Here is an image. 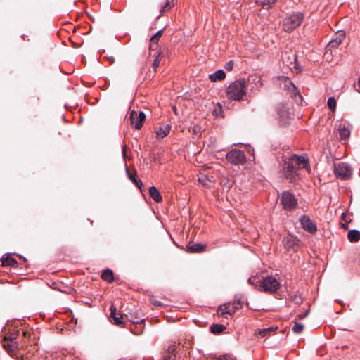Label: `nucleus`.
Instances as JSON below:
<instances>
[{
    "mask_svg": "<svg viewBox=\"0 0 360 360\" xmlns=\"http://www.w3.org/2000/svg\"><path fill=\"white\" fill-rule=\"evenodd\" d=\"M345 32L342 30H340L335 33V38H334V39H336V40H338V41L341 43L342 41V40L345 39Z\"/></svg>",
    "mask_w": 360,
    "mask_h": 360,
    "instance_id": "nucleus-33",
    "label": "nucleus"
},
{
    "mask_svg": "<svg viewBox=\"0 0 360 360\" xmlns=\"http://www.w3.org/2000/svg\"><path fill=\"white\" fill-rule=\"evenodd\" d=\"M226 73L222 70H218L215 72L210 74L209 78L212 82L221 81L225 79Z\"/></svg>",
    "mask_w": 360,
    "mask_h": 360,
    "instance_id": "nucleus-19",
    "label": "nucleus"
},
{
    "mask_svg": "<svg viewBox=\"0 0 360 360\" xmlns=\"http://www.w3.org/2000/svg\"><path fill=\"white\" fill-rule=\"evenodd\" d=\"M127 174L128 178L132 181L138 188H141L143 184L142 181L139 177L137 176V174L136 172H130L129 171V169H126Z\"/></svg>",
    "mask_w": 360,
    "mask_h": 360,
    "instance_id": "nucleus-18",
    "label": "nucleus"
},
{
    "mask_svg": "<svg viewBox=\"0 0 360 360\" xmlns=\"http://www.w3.org/2000/svg\"><path fill=\"white\" fill-rule=\"evenodd\" d=\"M304 329V325L299 322H295L292 330L295 333L299 334L302 332Z\"/></svg>",
    "mask_w": 360,
    "mask_h": 360,
    "instance_id": "nucleus-31",
    "label": "nucleus"
},
{
    "mask_svg": "<svg viewBox=\"0 0 360 360\" xmlns=\"http://www.w3.org/2000/svg\"><path fill=\"white\" fill-rule=\"evenodd\" d=\"M101 278L108 283H112L114 280L112 271L110 269L104 270L101 274Z\"/></svg>",
    "mask_w": 360,
    "mask_h": 360,
    "instance_id": "nucleus-25",
    "label": "nucleus"
},
{
    "mask_svg": "<svg viewBox=\"0 0 360 360\" xmlns=\"http://www.w3.org/2000/svg\"><path fill=\"white\" fill-rule=\"evenodd\" d=\"M303 14L300 12L293 13L287 16L283 22V28L286 32H291L298 27L303 20Z\"/></svg>",
    "mask_w": 360,
    "mask_h": 360,
    "instance_id": "nucleus-3",
    "label": "nucleus"
},
{
    "mask_svg": "<svg viewBox=\"0 0 360 360\" xmlns=\"http://www.w3.org/2000/svg\"><path fill=\"white\" fill-rule=\"evenodd\" d=\"M281 204L283 208L288 211L293 210L297 205V200L295 196L289 191H284L281 195Z\"/></svg>",
    "mask_w": 360,
    "mask_h": 360,
    "instance_id": "nucleus-5",
    "label": "nucleus"
},
{
    "mask_svg": "<svg viewBox=\"0 0 360 360\" xmlns=\"http://www.w3.org/2000/svg\"><path fill=\"white\" fill-rule=\"evenodd\" d=\"M283 243L285 248L288 250L296 252L300 245V240L297 237L292 235H288L283 238Z\"/></svg>",
    "mask_w": 360,
    "mask_h": 360,
    "instance_id": "nucleus-9",
    "label": "nucleus"
},
{
    "mask_svg": "<svg viewBox=\"0 0 360 360\" xmlns=\"http://www.w3.org/2000/svg\"><path fill=\"white\" fill-rule=\"evenodd\" d=\"M162 33H163V30H160L159 31H158L154 35H153L150 38V41H156V43L158 44V41L160 39V38L162 37Z\"/></svg>",
    "mask_w": 360,
    "mask_h": 360,
    "instance_id": "nucleus-34",
    "label": "nucleus"
},
{
    "mask_svg": "<svg viewBox=\"0 0 360 360\" xmlns=\"http://www.w3.org/2000/svg\"><path fill=\"white\" fill-rule=\"evenodd\" d=\"M294 301L297 303V304H300L301 302H302V299L300 297H297L295 296V299H294Z\"/></svg>",
    "mask_w": 360,
    "mask_h": 360,
    "instance_id": "nucleus-43",
    "label": "nucleus"
},
{
    "mask_svg": "<svg viewBox=\"0 0 360 360\" xmlns=\"http://www.w3.org/2000/svg\"><path fill=\"white\" fill-rule=\"evenodd\" d=\"M258 286L259 289L267 292H276L280 288V283L277 279L273 276H266L264 278Z\"/></svg>",
    "mask_w": 360,
    "mask_h": 360,
    "instance_id": "nucleus-4",
    "label": "nucleus"
},
{
    "mask_svg": "<svg viewBox=\"0 0 360 360\" xmlns=\"http://www.w3.org/2000/svg\"><path fill=\"white\" fill-rule=\"evenodd\" d=\"M285 89L292 96H299L300 98H301V95L300 94V91L295 86V84L290 82L287 81L285 83Z\"/></svg>",
    "mask_w": 360,
    "mask_h": 360,
    "instance_id": "nucleus-16",
    "label": "nucleus"
},
{
    "mask_svg": "<svg viewBox=\"0 0 360 360\" xmlns=\"http://www.w3.org/2000/svg\"><path fill=\"white\" fill-rule=\"evenodd\" d=\"M187 248L190 252H201L206 248V245L200 243L188 244Z\"/></svg>",
    "mask_w": 360,
    "mask_h": 360,
    "instance_id": "nucleus-21",
    "label": "nucleus"
},
{
    "mask_svg": "<svg viewBox=\"0 0 360 360\" xmlns=\"http://www.w3.org/2000/svg\"><path fill=\"white\" fill-rule=\"evenodd\" d=\"M176 347L175 345H169L167 351L164 354V360H176Z\"/></svg>",
    "mask_w": 360,
    "mask_h": 360,
    "instance_id": "nucleus-17",
    "label": "nucleus"
},
{
    "mask_svg": "<svg viewBox=\"0 0 360 360\" xmlns=\"http://www.w3.org/2000/svg\"><path fill=\"white\" fill-rule=\"evenodd\" d=\"M122 155L124 157L126 156V146L125 145H124L122 147Z\"/></svg>",
    "mask_w": 360,
    "mask_h": 360,
    "instance_id": "nucleus-44",
    "label": "nucleus"
},
{
    "mask_svg": "<svg viewBox=\"0 0 360 360\" xmlns=\"http://www.w3.org/2000/svg\"><path fill=\"white\" fill-rule=\"evenodd\" d=\"M300 223L302 228L309 233H313L316 231V224L307 215H303L300 218Z\"/></svg>",
    "mask_w": 360,
    "mask_h": 360,
    "instance_id": "nucleus-11",
    "label": "nucleus"
},
{
    "mask_svg": "<svg viewBox=\"0 0 360 360\" xmlns=\"http://www.w3.org/2000/svg\"><path fill=\"white\" fill-rule=\"evenodd\" d=\"M146 120V115L143 111L137 112L133 110L129 112L130 124L135 129H140Z\"/></svg>",
    "mask_w": 360,
    "mask_h": 360,
    "instance_id": "nucleus-6",
    "label": "nucleus"
},
{
    "mask_svg": "<svg viewBox=\"0 0 360 360\" xmlns=\"http://www.w3.org/2000/svg\"><path fill=\"white\" fill-rule=\"evenodd\" d=\"M153 304L156 305V306H160L161 304L160 302L159 301H155L153 302Z\"/></svg>",
    "mask_w": 360,
    "mask_h": 360,
    "instance_id": "nucleus-45",
    "label": "nucleus"
},
{
    "mask_svg": "<svg viewBox=\"0 0 360 360\" xmlns=\"http://www.w3.org/2000/svg\"><path fill=\"white\" fill-rule=\"evenodd\" d=\"M129 321H131L134 324L141 323L144 321V319L139 318V317H131L129 319Z\"/></svg>",
    "mask_w": 360,
    "mask_h": 360,
    "instance_id": "nucleus-36",
    "label": "nucleus"
},
{
    "mask_svg": "<svg viewBox=\"0 0 360 360\" xmlns=\"http://www.w3.org/2000/svg\"><path fill=\"white\" fill-rule=\"evenodd\" d=\"M18 331H15V332L11 333L9 335H8L6 337H7V338L9 339V340H11L12 339H13V340H15V339L18 336Z\"/></svg>",
    "mask_w": 360,
    "mask_h": 360,
    "instance_id": "nucleus-41",
    "label": "nucleus"
},
{
    "mask_svg": "<svg viewBox=\"0 0 360 360\" xmlns=\"http://www.w3.org/2000/svg\"><path fill=\"white\" fill-rule=\"evenodd\" d=\"M2 345L3 347L9 352H14L18 348V342L15 340H13V339L9 340L7 337H5Z\"/></svg>",
    "mask_w": 360,
    "mask_h": 360,
    "instance_id": "nucleus-14",
    "label": "nucleus"
},
{
    "mask_svg": "<svg viewBox=\"0 0 360 360\" xmlns=\"http://www.w3.org/2000/svg\"><path fill=\"white\" fill-rule=\"evenodd\" d=\"M277 0H256V4L263 8H269Z\"/></svg>",
    "mask_w": 360,
    "mask_h": 360,
    "instance_id": "nucleus-26",
    "label": "nucleus"
},
{
    "mask_svg": "<svg viewBox=\"0 0 360 360\" xmlns=\"http://www.w3.org/2000/svg\"><path fill=\"white\" fill-rule=\"evenodd\" d=\"M348 240L351 243H356L360 240V231L356 229L350 230L347 233Z\"/></svg>",
    "mask_w": 360,
    "mask_h": 360,
    "instance_id": "nucleus-24",
    "label": "nucleus"
},
{
    "mask_svg": "<svg viewBox=\"0 0 360 360\" xmlns=\"http://www.w3.org/2000/svg\"><path fill=\"white\" fill-rule=\"evenodd\" d=\"M309 313V309H308L304 313L297 314L296 319H302L305 318Z\"/></svg>",
    "mask_w": 360,
    "mask_h": 360,
    "instance_id": "nucleus-40",
    "label": "nucleus"
},
{
    "mask_svg": "<svg viewBox=\"0 0 360 360\" xmlns=\"http://www.w3.org/2000/svg\"><path fill=\"white\" fill-rule=\"evenodd\" d=\"M219 311H220L222 314H227L229 315L233 314L236 311L234 307H233V304H231V302L226 303L223 305L219 306Z\"/></svg>",
    "mask_w": 360,
    "mask_h": 360,
    "instance_id": "nucleus-20",
    "label": "nucleus"
},
{
    "mask_svg": "<svg viewBox=\"0 0 360 360\" xmlns=\"http://www.w3.org/2000/svg\"><path fill=\"white\" fill-rule=\"evenodd\" d=\"M226 329V326L222 324L214 323L210 326V330L214 334H218L221 333Z\"/></svg>",
    "mask_w": 360,
    "mask_h": 360,
    "instance_id": "nucleus-28",
    "label": "nucleus"
},
{
    "mask_svg": "<svg viewBox=\"0 0 360 360\" xmlns=\"http://www.w3.org/2000/svg\"><path fill=\"white\" fill-rule=\"evenodd\" d=\"M224 68L228 71L232 70L233 68V61L230 60L228 63H226Z\"/></svg>",
    "mask_w": 360,
    "mask_h": 360,
    "instance_id": "nucleus-39",
    "label": "nucleus"
},
{
    "mask_svg": "<svg viewBox=\"0 0 360 360\" xmlns=\"http://www.w3.org/2000/svg\"><path fill=\"white\" fill-rule=\"evenodd\" d=\"M246 82L238 79L231 83L227 88L226 95L229 100L240 101L246 96Z\"/></svg>",
    "mask_w": 360,
    "mask_h": 360,
    "instance_id": "nucleus-2",
    "label": "nucleus"
},
{
    "mask_svg": "<svg viewBox=\"0 0 360 360\" xmlns=\"http://www.w3.org/2000/svg\"><path fill=\"white\" fill-rule=\"evenodd\" d=\"M334 172L335 175L340 179H346L351 176L352 169L348 164L345 162H339L335 164Z\"/></svg>",
    "mask_w": 360,
    "mask_h": 360,
    "instance_id": "nucleus-8",
    "label": "nucleus"
},
{
    "mask_svg": "<svg viewBox=\"0 0 360 360\" xmlns=\"http://www.w3.org/2000/svg\"><path fill=\"white\" fill-rule=\"evenodd\" d=\"M226 158L230 163L236 165L243 164L246 159L245 153L238 149H233L228 152Z\"/></svg>",
    "mask_w": 360,
    "mask_h": 360,
    "instance_id": "nucleus-7",
    "label": "nucleus"
},
{
    "mask_svg": "<svg viewBox=\"0 0 360 360\" xmlns=\"http://www.w3.org/2000/svg\"><path fill=\"white\" fill-rule=\"evenodd\" d=\"M158 43H156V41H154V42H153V41H151L150 40V46H149V49H150V50H156V49H157V48H158Z\"/></svg>",
    "mask_w": 360,
    "mask_h": 360,
    "instance_id": "nucleus-42",
    "label": "nucleus"
},
{
    "mask_svg": "<svg viewBox=\"0 0 360 360\" xmlns=\"http://www.w3.org/2000/svg\"><path fill=\"white\" fill-rule=\"evenodd\" d=\"M340 42L338 41V40L333 39L329 43L328 46L331 48L337 47Z\"/></svg>",
    "mask_w": 360,
    "mask_h": 360,
    "instance_id": "nucleus-38",
    "label": "nucleus"
},
{
    "mask_svg": "<svg viewBox=\"0 0 360 360\" xmlns=\"http://www.w3.org/2000/svg\"><path fill=\"white\" fill-rule=\"evenodd\" d=\"M214 360H236L231 356L229 354H224L220 356L219 358L215 359Z\"/></svg>",
    "mask_w": 360,
    "mask_h": 360,
    "instance_id": "nucleus-37",
    "label": "nucleus"
},
{
    "mask_svg": "<svg viewBox=\"0 0 360 360\" xmlns=\"http://www.w3.org/2000/svg\"><path fill=\"white\" fill-rule=\"evenodd\" d=\"M160 63V53L158 52L155 55V59L153 60V65H152L154 72H156V70H157L158 67L159 66Z\"/></svg>",
    "mask_w": 360,
    "mask_h": 360,
    "instance_id": "nucleus-32",
    "label": "nucleus"
},
{
    "mask_svg": "<svg viewBox=\"0 0 360 360\" xmlns=\"http://www.w3.org/2000/svg\"><path fill=\"white\" fill-rule=\"evenodd\" d=\"M278 327L271 326L266 328L259 329L256 333L255 335L257 338H262L264 337H269L274 334Z\"/></svg>",
    "mask_w": 360,
    "mask_h": 360,
    "instance_id": "nucleus-12",
    "label": "nucleus"
},
{
    "mask_svg": "<svg viewBox=\"0 0 360 360\" xmlns=\"http://www.w3.org/2000/svg\"><path fill=\"white\" fill-rule=\"evenodd\" d=\"M328 108L334 112L336 109V100L334 97H330L327 101Z\"/></svg>",
    "mask_w": 360,
    "mask_h": 360,
    "instance_id": "nucleus-30",
    "label": "nucleus"
},
{
    "mask_svg": "<svg viewBox=\"0 0 360 360\" xmlns=\"http://www.w3.org/2000/svg\"><path fill=\"white\" fill-rule=\"evenodd\" d=\"M339 135L342 139H345L350 136V130L342 123L336 124Z\"/></svg>",
    "mask_w": 360,
    "mask_h": 360,
    "instance_id": "nucleus-15",
    "label": "nucleus"
},
{
    "mask_svg": "<svg viewBox=\"0 0 360 360\" xmlns=\"http://www.w3.org/2000/svg\"><path fill=\"white\" fill-rule=\"evenodd\" d=\"M170 126L169 124L163 125L162 127H160L157 131H156V135L158 139H163L165 137L170 131Z\"/></svg>",
    "mask_w": 360,
    "mask_h": 360,
    "instance_id": "nucleus-22",
    "label": "nucleus"
},
{
    "mask_svg": "<svg viewBox=\"0 0 360 360\" xmlns=\"http://www.w3.org/2000/svg\"><path fill=\"white\" fill-rule=\"evenodd\" d=\"M110 310L112 323L115 325L122 326L124 324V322L122 321V316L121 315L118 316L116 307L114 305H111Z\"/></svg>",
    "mask_w": 360,
    "mask_h": 360,
    "instance_id": "nucleus-13",
    "label": "nucleus"
},
{
    "mask_svg": "<svg viewBox=\"0 0 360 360\" xmlns=\"http://www.w3.org/2000/svg\"><path fill=\"white\" fill-rule=\"evenodd\" d=\"M248 283H252V278H250L248 279Z\"/></svg>",
    "mask_w": 360,
    "mask_h": 360,
    "instance_id": "nucleus-46",
    "label": "nucleus"
},
{
    "mask_svg": "<svg viewBox=\"0 0 360 360\" xmlns=\"http://www.w3.org/2000/svg\"><path fill=\"white\" fill-rule=\"evenodd\" d=\"M149 194L154 201L159 202L162 201V198L159 191L155 186H151L149 188Z\"/></svg>",
    "mask_w": 360,
    "mask_h": 360,
    "instance_id": "nucleus-23",
    "label": "nucleus"
},
{
    "mask_svg": "<svg viewBox=\"0 0 360 360\" xmlns=\"http://www.w3.org/2000/svg\"><path fill=\"white\" fill-rule=\"evenodd\" d=\"M17 261L15 259L11 257H6L5 258H3L2 259V265L4 266H17Z\"/></svg>",
    "mask_w": 360,
    "mask_h": 360,
    "instance_id": "nucleus-27",
    "label": "nucleus"
},
{
    "mask_svg": "<svg viewBox=\"0 0 360 360\" xmlns=\"http://www.w3.org/2000/svg\"><path fill=\"white\" fill-rule=\"evenodd\" d=\"M277 112L280 119V122L283 124H285L290 117L288 108L286 106V105L280 103L277 106Z\"/></svg>",
    "mask_w": 360,
    "mask_h": 360,
    "instance_id": "nucleus-10",
    "label": "nucleus"
},
{
    "mask_svg": "<svg viewBox=\"0 0 360 360\" xmlns=\"http://www.w3.org/2000/svg\"><path fill=\"white\" fill-rule=\"evenodd\" d=\"M174 6V0H166L164 4L160 7V12L163 13L165 11H169Z\"/></svg>",
    "mask_w": 360,
    "mask_h": 360,
    "instance_id": "nucleus-29",
    "label": "nucleus"
},
{
    "mask_svg": "<svg viewBox=\"0 0 360 360\" xmlns=\"http://www.w3.org/2000/svg\"><path fill=\"white\" fill-rule=\"evenodd\" d=\"M231 304H233V307H234L235 310L239 309L242 308L243 304V301H242L240 299L234 300Z\"/></svg>",
    "mask_w": 360,
    "mask_h": 360,
    "instance_id": "nucleus-35",
    "label": "nucleus"
},
{
    "mask_svg": "<svg viewBox=\"0 0 360 360\" xmlns=\"http://www.w3.org/2000/svg\"><path fill=\"white\" fill-rule=\"evenodd\" d=\"M301 168L306 169L309 173L311 172L308 160L304 156L292 155L284 160L283 174L290 182H295L300 179L298 171Z\"/></svg>",
    "mask_w": 360,
    "mask_h": 360,
    "instance_id": "nucleus-1",
    "label": "nucleus"
}]
</instances>
